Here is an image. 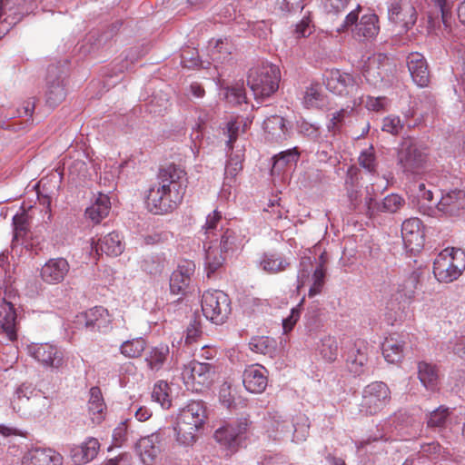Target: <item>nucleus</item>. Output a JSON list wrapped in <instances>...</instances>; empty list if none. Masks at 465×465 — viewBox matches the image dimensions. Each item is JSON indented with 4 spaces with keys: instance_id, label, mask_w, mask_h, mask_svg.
<instances>
[{
    "instance_id": "f257e3e1",
    "label": "nucleus",
    "mask_w": 465,
    "mask_h": 465,
    "mask_svg": "<svg viewBox=\"0 0 465 465\" xmlns=\"http://www.w3.org/2000/svg\"><path fill=\"white\" fill-rule=\"evenodd\" d=\"M158 183L150 188L147 205L155 214L173 211L183 198L187 188L186 173L175 164L161 168Z\"/></svg>"
},
{
    "instance_id": "f03ea898",
    "label": "nucleus",
    "mask_w": 465,
    "mask_h": 465,
    "mask_svg": "<svg viewBox=\"0 0 465 465\" xmlns=\"http://www.w3.org/2000/svg\"><path fill=\"white\" fill-rule=\"evenodd\" d=\"M280 80L279 67L272 64L262 63L249 70L247 84L252 91L255 99L263 100L278 91Z\"/></svg>"
},
{
    "instance_id": "7ed1b4c3",
    "label": "nucleus",
    "mask_w": 465,
    "mask_h": 465,
    "mask_svg": "<svg viewBox=\"0 0 465 465\" xmlns=\"http://www.w3.org/2000/svg\"><path fill=\"white\" fill-rule=\"evenodd\" d=\"M465 270V252L449 247L442 250L433 262V274L440 282L450 283L458 280Z\"/></svg>"
},
{
    "instance_id": "20e7f679",
    "label": "nucleus",
    "mask_w": 465,
    "mask_h": 465,
    "mask_svg": "<svg viewBox=\"0 0 465 465\" xmlns=\"http://www.w3.org/2000/svg\"><path fill=\"white\" fill-rule=\"evenodd\" d=\"M395 72L396 64L384 54L368 57L362 66V74L366 81L375 87L389 85Z\"/></svg>"
},
{
    "instance_id": "39448f33",
    "label": "nucleus",
    "mask_w": 465,
    "mask_h": 465,
    "mask_svg": "<svg viewBox=\"0 0 465 465\" xmlns=\"http://www.w3.org/2000/svg\"><path fill=\"white\" fill-rule=\"evenodd\" d=\"M427 148L421 143L407 139L402 142L398 153V163L406 173H420L427 163Z\"/></svg>"
},
{
    "instance_id": "423d86ee",
    "label": "nucleus",
    "mask_w": 465,
    "mask_h": 465,
    "mask_svg": "<svg viewBox=\"0 0 465 465\" xmlns=\"http://www.w3.org/2000/svg\"><path fill=\"white\" fill-rule=\"evenodd\" d=\"M201 305L205 318L215 324H223L231 313L230 298L220 290L204 292Z\"/></svg>"
},
{
    "instance_id": "0eeeda50",
    "label": "nucleus",
    "mask_w": 465,
    "mask_h": 465,
    "mask_svg": "<svg viewBox=\"0 0 465 465\" xmlns=\"http://www.w3.org/2000/svg\"><path fill=\"white\" fill-rule=\"evenodd\" d=\"M391 401V391L386 383L374 381L362 391L359 411L363 415H374L380 412Z\"/></svg>"
},
{
    "instance_id": "6e6552de",
    "label": "nucleus",
    "mask_w": 465,
    "mask_h": 465,
    "mask_svg": "<svg viewBox=\"0 0 465 465\" xmlns=\"http://www.w3.org/2000/svg\"><path fill=\"white\" fill-rule=\"evenodd\" d=\"M325 84L329 91L338 95H353L354 105L361 103L359 84L352 74L342 73L338 69H332L325 74Z\"/></svg>"
},
{
    "instance_id": "1a4fd4ad",
    "label": "nucleus",
    "mask_w": 465,
    "mask_h": 465,
    "mask_svg": "<svg viewBox=\"0 0 465 465\" xmlns=\"http://www.w3.org/2000/svg\"><path fill=\"white\" fill-rule=\"evenodd\" d=\"M360 10L361 6L358 5L356 10L349 13L345 17L341 29L339 28L338 31H345L350 26L355 25L353 34L356 38L359 40L372 38L379 32V26L377 25L378 16L374 14L364 15L361 16L360 22L357 23Z\"/></svg>"
},
{
    "instance_id": "9d476101",
    "label": "nucleus",
    "mask_w": 465,
    "mask_h": 465,
    "mask_svg": "<svg viewBox=\"0 0 465 465\" xmlns=\"http://www.w3.org/2000/svg\"><path fill=\"white\" fill-rule=\"evenodd\" d=\"M250 421L246 418L227 423L218 428L213 434L215 440L224 448L237 450L243 435L247 432Z\"/></svg>"
},
{
    "instance_id": "9b49d317",
    "label": "nucleus",
    "mask_w": 465,
    "mask_h": 465,
    "mask_svg": "<svg viewBox=\"0 0 465 465\" xmlns=\"http://www.w3.org/2000/svg\"><path fill=\"white\" fill-rule=\"evenodd\" d=\"M112 322V317L108 311L96 306L77 315V323L84 325L90 331L105 332L109 330Z\"/></svg>"
},
{
    "instance_id": "f8f14e48",
    "label": "nucleus",
    "mask_w": 465,
    "mask_h": 465,
    "mask_svg": "<svg viewBox=\"0 0 465 465\" xmlns=\"http://www.w3.org/2000/svg\"><path fill=\"white\" fill-rule=\"evenodd\" d=\"M389 19L404 30H409L417 20L415 7L407 1L392 0L388 8Z\"/></svg>"
},
{
    "instance_id": "ddd939ff",
    "label": "nucleus",
    "mask_w": 465,
    "mask_h": 465,
    "mask_svg": "<svg viewBox=\"0 0 465 465\" xmlns=\"http://www.w3.org/2000/svg\"><path fill=\"white\" fill-rule=\"evenodd\" d=\"M64 81L59 68L50 65L47 68L45 101L52 107L58 105L65 98Z\"/></svg>"
},
{
    "instance_id": "4468645a",
    "label": "nucleus",
    "mask_w": 465,
    "mask_h": 465,
    "mask_svg": "<svg viewBox=\"0 0 465 465\" xmlns=\"http://www.w3.org/2000/svg\"><path fill=\"white\" fill-rule=\"evenodd\" d=\"M195 272V264L192 261L182 262L170 277V292L173 295L186 294L192 277Z\"/></svg>"
},
{
    "instance_id": "2eb2a0df",
    "label": "nucleus",
    "mask_w": 465,
    "mask_h": 465,
    "mask_svg": "<svg viewBox=\"0 0 465 465\" xmlns=\"http://www.w3.org/2000/svg\"><path fill=\"white\" fill-rule=\"evenodd\" d=\"M28 353L46 367L59 368L63 364V352L49 343H36L28 347Z\"/></svg>"
},
{
    "instance_id": "dca6fc26",
    "label": "nucleus",
    "mask_w": 465,
    "mask_h": 465,
    "mask_svg": "<svg viewBox=\"0 0 465 465\" xmlns=\"http://www.w3.org/2000/svg\"><path fill=\"white\" fill-rule=\"evenodd\" d=\"M401 237L406 249L417 252L423 246L421 222L418 218L405 220L401 225Z\"/></svg>"
},
{
    "instance_id": "f3484780",
    "label": "nucleus",
    "mask_w": 465,
    "mask_h": 465,
    "mask_svg": "<svg viewBox=\"0 0 465 465\" xmlns=\"http://www.w3.org/2000/svg\"><path fill=\"white\" fill-rule=\"evenodd\" d=\"M242 383L247 391L252 393L262 392L268 383V371L260 364L248 366L242 373Z\"/></svg>"
},
{
    "instance_id": "a211bd4d",
    "label": "nucleus",
    "mask_w": 465,
    "mask_h": 465,
    "mask_svg": "<svg viewBox=\"0 0 465 465\" xmlns=\"http://www.w3.org/2000/svg\"><path fill=\"white\" fill-rule=\"evenodd\" d=\"M162 440V433L156 431L138 440L135 449L143 464L149 465L156 459L161 452Z\"/></svg>"
},
{
    "instance_id": "6ab92c4d",
    "label": "nucleus",
    "mask_w": 465,
    "mask_h": 465,
    "mask_svg": "<svg viewBox=\"0 0 465 465\" xmlns=\"http://www.w3.org/2000/svg\"><path fill=\"white\" fill-rule=\"evenodd\" d=\"M68 262L64 258L48 260L41 268V279L48 284H57L64 281L69 272Z\"/></svg>"
},
{
    "instance_id": "aec40b11",
    "label": "nucleus",
    "mask_w": 465,
    "mask_h": 465,
    "mask_svg": "<svg viewBox=\"0 0 465 465\" xmlns=\"http://www.w3.org/2000/svg\"><path fill=\"white\" fill-rule=\"evenodd\" d=\"M420 282V274L411 272L401 279L397 283L395 292L391 294L399 303H411L416 295V290Z\"/></svg>"
},
{
    "instance_id": "412c9836",
    "label": "nucleus",
    "mask_w": 465,
    "mask_h": 465,
    "mask_svg": "<svg viewBox=\"0 0 465 465\" xmlns=\"http://www.w3.org/2000/svg\"><path fill=\"white\" fill-rule=\"evenodd\" d=\"M407 65L413 82L420 87H425L430 83V72L424 56L418 53H411L407 56Z\"/></svg>"
},
{
    "instance_id": "4be33fe9",
    "label": "nucleus",
    "mask_w": 465,
    "mask_h": 465,
    "mask_svg": "<svg viewBox=\"0 0 465 465\" xmlns=\"http://www.w3.org/2000/svg\"><path fill=\"white\" fill-rule=\"evenodd\" d=\"M15 320L14 304L4 297L0 300V334L5 335L8 341L16 339Z\"/></svg>"
},
{
    "instance_id": "5701e85b",
    "label": "nucleus",
    "mask_w": 465,
    "mask_h": 465,
    "mask_svg": "<svg viewBox=\"0 0 465 465\" xmlns=\"http://www.w3.org/2000/svg\"><path fill=\"white\" fill-rule=\"evenodd\" d=\"M465 204V193L462 190H451L443 193L436 204V209L449 216L460 213Z\"/></svg>"
},
{
    "instance_id": "b1692460",
    "label": "nucleus",
    "mask_w": 465,
    "mask_h": 465,
    "mask_svg": "<svg viewBox=\"0 0 465 465\" xmlns=\"http://www.w3.org/2000/svg\"><path fill=\"white\" fill-rule=\"evenodd\" d=\"M190 373L194 390L202 391L212 384L215 371L211 363L193 361L190 363Z\"/></svg>"
},
{
    "instance_id": "393cba45",
    "label": "nucleus",
    "mask_w": 465,
    "mask_h": 465,
    "mask_svg": "<svg viewBox=\"0 0 465 465\" xmlns=\"http://www.w3.org/2000/svg\"><path fill=\"white\" fill-rule=\"evenodd\" d=\"M23 465H62L63 457L51 449H33L23 457Z\"/></svg>"
},
{
    "instance_id": "a878e982",
    "label": "nucleus",
    "mask_w": 465,
    "mask_h": 465,
    "mask_svg": "<svg viewBox=\"0 0 465 465\" xmlns=\"http://www.w3.org/2000/svg\"><path fill=\"white\" fill-rule=\"evenodd\" d=\"M406 338L402 335L392 334L382 342V354L389 363L401 362L406 349Z\"/></svg>"
},
{
    "instance_id": "bb28decb",
    "label": "nucleus",
    "mask_w": 465,
    "mask_h": 465,
    "mask_svg": "<svg viewBox=\"0 0 465 465\" xmlns=\"http://www.w3.org/2000/svg\"><path fill=\"white\" fill-rule=\"evenodd\" d=\"M100 449V443L95 438H88L83 443L71 449L70 457L75 465L85 464L94 460Z\"/></svg>"
},
{
    "instance_id": "cd10ccee",
    "label": "nucleus",
    "mask_w": 465,
    "mask_h": 465,
    "mask_svg": "<svg viewBox=\"0 0 465 465\" xmlns=\"http://www.w3.org/2000/svg\"><path fill=\"white\" fill-rule=\"evenodd\" d=\"M177 418L203 428L207 420L205 403L203 401H189L180 410Z\"/></svg>"
},
{
    "instance_id": "c85d7f7f",
    "label": "nucleus",
    "mask_w": 465,
    "mask_h": 465,
    "mask_svg": "<svg viewBox=\"0 0 465 465\" xmlns=\"http://www.w3.org/2000/svg\"><path fill=\"white\" fill-rule=\"evenodd\" d=\"M368 361V347L363 341L354 343L346 356V365L348 370L360 375L363 372L364 366Z\"/></svg>"
},
{
    "instance_id": "c756f323",
    "label": "nucleus",
    "mask_w": 465,
    "mask_h": 465,
    "mask_svg": "<svg viewBox=\"0 0 465 465\" xmlns=\"http://www.w3.org/2000/svg\"><path fill=\"white\" fill-rule=\"evenodd\" d=\"M265 138L273 143H280L287 139L288 129L285 125V119L279 115H272L263 123Z\"/></svg>"
},
{
    "instance_id": "7c9ffc66",
    "label": "nucleus",
    "mask_w": 465,
    "mask_h": 465,
    "mask_svg": "<svg viewBox=\"0 0 465 465\" xmlns=\"http://www.w3.org/2000/svg\"><path fill=\"white\" fill-rule=\"evenodd\" d=\"M92 250H94L97 254L101 252L107 255L117 256L123 252L124 245L120 234L112 232L103 239H99L97 242L93 240Z\"/></svg>"
},
{
    "instance_id": "2f4dec72",
    "label": "nucleus",
    "mask_w": 465,
    "mask_h": 465,
    "mask_svg": "<svg viewBox=\"0 0 465 465\" xmlns=\"http://www.w3.org/2000/svg\"><path fill=\"white\" fill-rule=\"evenodd\" d=\"M201 429L202 427H196L193 423L177 418L176 425L173 428L176 441L183 446H192L196 441L197 432Z\"/></svg>"
},
{
    "instance_id": "473e14b6",
    "label": "nucleus",
    "mask_w": 465,
    "mask_h": 465,
    "mask_svg": "<svg viewBox=\"0 0 465 465\" xmlns=\"http://www.w3.org/2000/svg\"><path fill=\"white\" fill-rule=\"evenodd\" d=\"M111 202L107 194L99 193L94 203L86 208L85 216L94 224L99 223L110 212Z\"/></svg>"
},
{
    "instance_id": "72a5a7b5",
    "label": "nucleus",
    "mask_w": 465,
    "mask_h": 465,
    "mask_svg": "<svg viewBox=\"0 0 465 465\" xmlns=\"http://www.w3.org/2000/svg\"><path fill=\"white\" fill-rule=\"evenodd\" d=\"M226 255L218 245H210L205 250L204 267L208 278H211L223 266Z\"/></svg>"
},
{
    "instance_id": "f704fd0d",
    "label": "nucleus",
    "mask_w": 465,
    "mask_h": 465,
    "mask_svg": "<svg viewBox=\"0 0 465 465\" xmlns=\"http://www.w3.org/2000/svg\"><path fill=\"white\" fill-rule=\"evenodd\" d=\"M290 262L277 253H264L260 261V267L268 273H279L290 266Z\"/></svg>"
},
{
    "instance_id": "c9c22d12",
    "label": "nucleus",
    "mask_w": 465,
    "mask_h": 465,
    "mask_svg": "<svg viewBox=\"0 0 465 465\" xmlns=\"http://www.w3.org/2000/svg\"><path fill=\"white\" fill-rule=\"evenodd\" d=\"M90 398L88 401V411L92 420L95 423H100L104 419V411L105 404L104 402L102 391L99 387H92L90 389Z\"/></svg>"
},
{
    "instance_id": "e433bc0d",
    "label": "nucleus",
    "mask_w": 465,
    "mask_h": 465,
    "mask_svg": "<svg viewBox=\"0 0 465 465\" xmlns=\"http://www.w3.org/2000/svg\"><path fill=\"white\" fill-rule=\"evenodd\" d=\"M170 358V349L168 345L161 344L153 348L145 358L147 365L153 371L161 370L164 363Z\"/></svg>"
},
{
    "instance_id": "4c0bfd02",
    "label": "nucleus",
    "mask_w": 465,
    "mask_h": 465,
    "mask_svg": "<svg viewBox=\"0 0 465 465\" xmlns=\"http://www.w3.org/2000/svg\"><path fill=\"white\" fill-rule=\"evenodd\" d=\"M405 126H408V128L414 126V124L410 123L408 114L404 115V119L391 114L383 118L381 130L392 135H398L401 134Z\"/></svg>"
},
{
    "instance_id": "58836bf2",
    "label": "nucleus",
    "mask_w": 465,
    "mask_h": 465,
    "mask_svg": "<svg viewBox=\"0 0 465 465\" xmlns=\"http://www.w3.org/2000/svg\"><path fill=\"white\" fill-rule=\"evenodd\" d=\"M249 346L252 351L267 355L271 358H272L276 352V341L267 336L252 338Z\"/></svg>"
},
{
    "instance_id": "ea45409f",
    "label": "nucleus",
    "mask_w": 465,
    "mask_h": 465,
    "mask_svg": "<svg viewBox=\"0 0 465 465\" xmlns=\"http://www.w3.org/2000/svg\"><path fill=\"white\" fill-rule=\"evenodd\" d=\"M35 390L31 388L30 386H26L23 384L21 387H19L11 401L13 409L23 415L26 405L30 402L31 397H34L35 393Z\"/></svg>"
},
{
    "instance_id": "a19ab883",
    "label": "nucleus",
    "mask_w": 465,
    "mask_h": 465,
    "mask_svg": "<svg viewBox=\"0 0 465 465\" xmlns=\"http://www.w3.org/2000/svg\"><path fill=\"white\" fill-rule=\"evenodd\" d=\"M416 197L418 198L420 209L423 210L424 213L432 215L434 213V207L436 204L433 202V193L431 190L427 189L425 183H420L417 185Z\"/></svg>"
},
{
    "instance_id": "79ce46f5",
    "label": "nucleus",
    "mask_w": 465,
    "mask_h": 465,
    "mask_svg": "<svg viewBox=\"0 0 465 465\" xmlns=\"http://www.w3.org/2000/svg\"><path fill=\"white\" fill-rule=\"evenodd\" d=\"M170 391V386L166 381H159L154 384L152 391L153 401L158 402L163 409L168 410L172 406Z\"/></svg>"
},
{
    "instance_id": "37998d69",
    "label": "nucleus",
    "mask_w": 465,
    "mask_h": 465,
    "mask_svg": "<svg viewBox=\"0 0 465 465\" xmlns=\"http://www.w3.org/2000/svg\"><path fill=\"white\" fill-rule=\"evenodd\" d=\"M418 375L420 382L427 388L433 390L436 386V381L438 379L437 371L435 366L425 362L420 361L418 364Z\"/></svg>"
},
{
    "instance_id": "c03bdc74",
    "label": "nucleus",
    "mask_w": 465,
    "mask_h": 465,
    "mask_svg": "<svg viewBox=\"0 0 465 465\" xmlns=\"http://www.w3.org/2000/svg\"><path fill=\"white\" fill-rule=\"evenodd\" d=\"M25 410L23 415L28 416H40L48 407L47 398L45 397L40 391H36L34 397H31L28 405L25 406Z\"/></svg>"
},
{
    "instance_id": "a18cd8bd",
    "label": "nucleus",
    "mask_w": 465,
    "mask_h": 465,
    "mask_svg": "<svg viewBox=\"0 0 465 465\" xmlns=\"http://www.w3.org/2000/svg\"><path fill=\"white\" fill-rule=\"evenodd\" d=\"M243 238L232 229H227L222 235L219 247L227 254L242 244Z\"/></svg>"
},
{
    "instance_id": "49530a36",
    "label": "nucleus",
    "mask_w": 465,
    "mask_h": 465,
    "mask_svg": "<svg viewBox=\"0 0 465 465\" xmlns=\"http://www.w3.org/2000/svg\"><path fill=\"white\" fill-rule=\"evenodd\" d=\"M146 348V341L143 338H136L122 343L120 351L128 358H137L142 355Z\"/></svg>"
},
{
    "instance_id": "de8ad7c7",
    "label": "nucleus",
    "mask_w": 465,
    "mask_h": 465,
    "mask_svg": "<svg viewBox=\"0 0 465 465\" xmlns=\"http://www.w3.org/2000/svg\"><path fill=\"white\" fill-rule=\"evenodd\" d=\"M357 180V170L350 168L347 173L345 183L347 185V195L351 203V209H356L360 203V192L358 188L354 187V182Z\"/></svg>"
},
{
    "instance_id": "09e8293b",
    "label": "nucleus",
    "mask_w": 465,
    "mask_h": 465,
    "mask_svg": "<svg viewBox=\"0 0 465 465\" xmlns=\"http://www.w3.org/2000/svg\"><path fill=\"white\" fill-rule=\"evenodd\" d=\"M321 355L328 361H334L339 352L337 340L332 336H326L322 340L319 347Z\"/></svg>"
},
{
    "instance_id": "8fccbe9b",
    "label": "nucleus",
    "mask_w": 465,
    "mask_h": 465,
    "mask_svg": "<svg viewBox=\"0 0 465 465\" xmlns=\"http://www.w3.org/2000/svg\"><path fill=\"white\" fill-rule=\"evenodd\" d=\"M300 153L297 148L289 149L282 152L273 157V169L282 171L288 165L296 163L299 159Z\"/></svg>"
},
{
    "instance_id": "3c124183",
    "label": "nucleus",
    "mask_w": 465,
    "mask_h": 465,
    "mask_svg": "<svg viewBox=\"0 0 465 465\" xmlns=\"http://www.w3.org/2000/svg\"><path fill=\"white\" fill-rule=\"evenodd\" d=\"M270 418L271 428L272 431L276 433L275 438L282 437L292 431L293 425L281 414L275 412L271 414Z\"/></svg>"
},
{
    "instance_id": "603ef678",
    "label": "nucleus",
    "mask_w": 465,
    "mask_h": 465,
    "mask_svg": "<svg viewBox=\"0 0 465 465\" xmlns=\"http://www.w3.org/2000/svg\"><path fill=\"white\" fill-rule=\"evenodd\" d=\"M232 53V46L227 40H217L215 45L211 50L212 59L223 64L229 59Z\"/></svg>"
},
{
    "instance_id": "864d4df0",
    "label": "nucleus",
    "mask_w": 465,
    "mask_h": 465,
    "mask_svg": "<svg viewBox=\"0 0 465 465\" xmlns=\"http://www.w3.org/2000/svg\"><path fill=\"white\" fill-rule=\"evenodd\" d=\"M242 160L243 155L241 153H234L231 154L226 166H225V179H231L236 177V175L242 171Z\"/></svg>"
},
{
    "instance_id": "5fc2aeb1",
    "label": "nucleus",
    "mask_w": 465,
    "mask_h": 465,
    "mask_svg": "<svg viewBox=\"0 0 465 465\" xmlns=\"http://www.w3.org/2000/svg\"><path fill=\"white\" fill-rule=\"evenodd\" d=\"M142 268L152 275L161 274L164 268V260L157 255L147 256L142 262Z\"/></svg>"
},
{
    "instance_id": "6e6d98bb",
    "label": "nucleus",
    "mask_w": 465,
    "mask_h": 465,
    "mask_svg": "<svg viewBox=\"0 0 465 465\" xmlns=\"http://www.w3.org/2000/svg\"><path fill=\"white\" fill-rule=\"evenodd\" d=\"M404 203V200L398 194L386 196L382 203L378 205V210L386 213H396Z\"/></svg>"
},
{
    "instance_id": "4d7b16f0",
    "label": "nucleus",
    "mask_w": 465,
    "mask_h": 465,
    "mask_svg": "<svg viewBox=\"0 0 465 465\" xmlns=\"http://www.w3.org/2000/svg\"><path fill=\"white\" fill-rule=\"evenodd\" d=\"M326 275V268H315L312 276V284L309 289V297L321 293Z\"/></svg>"
},
{
    "instance_id": "13d9d810",
    "label": "nucleus",
    "mask_w": 465,
    "mask_h": 465,
    "mask_svg": "<svg viewBox=\"0 0 465 465\" xmlns=\"http://www.w3.org/2000/svg\"><path fill=\"white\" fill-rule=\"evenodd\" d=\"M449 409L443 406L439 407L437 410L430 412L428 420L429 427H442L449 416Z\"/></svg>"
},
{
    "instance_id": "bf43d9fd",
    "label": "nucleus",
    "mask_w": 465,
    "mask_h": 465,
    "mask_svg": "<svg viewBox=\"0 0 465 465\" xmlns=\"http://www.w3.org/2000/svg\"><path fill=\"white\" fill-rule=\"evenodd\" d=\"M312 261L310 257H302L300 262V269L298 272V286L297 288L300 289L303 287L307 282V280L310 277V273L312 271Z\"/></svg>"
},
{
    "instance_id": "052dcab7",
    "label": "nucleus",
    "mask_w": 465,
    "mask_h": 465,
    "mask_svg": "<svg viewBox=\"0 0 465 465\" xmlns=\"http://www.w3.org/2000/svg\"><path fill=\"white\" fill-rule=\"evenodd\" d=\"M225 97L229 103L241 104L245 103V90L242 85H235L226 89Z\"/></svg>"
},
{
    "instance_id": "680f3d73",
    "label": "nucleus",
    "mask_w": 465,
    "mask_h": 465,
    "mask_svg": "<svg viewBox=\"0 0 465 465\" xmlns=\"http://www.w3.org/2000/svg\"><path fill=\"white\" fill-rule=\"evenodd\" d=\"M242 125V120L236 118L229 121L226 125V134L228 135L227 146L232 149V143L237 140L240 129Z\"/></svg>"
},
{
    "instance_id": "e2e57ef3",
    "label": "nucleus",
    "mask_w": 465,
    "mask_h": 465,
    "mask_svg": "<svg viewBox=\"0 0 465 465\" xmlns=\"http://www.w3.org/2000/svg\"><path fill=\"white\" fill-rule=\"evenodd\" d=\"M201 335V322L194 317L186 328L185 343L192 344L195 342Z\"/></svg>"
},
{
    "instance_id": "0e129e2a",
    "label": "nucleus",
    "mask_w": 465,
    "mask_h": 465,
    "mask_svg": "<svg viewBox=\"0 0 465 465\" xmlns=\"http://www.w3.org/2000/svg\"><path fill=\"white\" fill-rule=\"evenodd\" d=\"M388 100L385 96L371 97L368 96L365 106L368 110L381 112L386 109Z\"/></svg>"
},
{
    "instance_id": "69168bd1",
    "label": "nucleus",
    "mask_w": 465,
    "mask_h": 465,
    "mask_svg": "<svg viewBox=\"0 0 465 465\" xmlns=\"http://www.w3.org/2000/svg\"><path fill=\"white\" fill-rule=\"evenodd\" d=\"M348 3L349 0H324L323 6L328 14L337 15L346 8Z\"/></svg>"
},
{
    "instance_id": "338daca9",
    "label": "nucleus",
    "mask_w": 465,
    "mask_h": 465,
    "mask_svg": "<svg viewBox=\"0 0 465 465\" xmlns=\"http://www.w3.org/2000/svg\"><path fill=\"white\" fill-rule=\"evenodd\" d=\"M359 163L370 173L375 172V156L371 151H363L359 156Z\"/></svg>"
},
{
    "instance_id": "774afa93",
    "label": "nucleus",
    "mask_w": 465,
    "mask_h": 465,
    "mask_svg": "<svg viewBox=\"0 0 465 465\" xmlns=\"http://www.w3.org/2000/svg\"><path fill=\"white\" fill-rule=\"evenodd\" d=\"M221 219L222 214L217 211H213V213L207 216L204 230L208 239L210 238V235L214 234V230H216L217 225L220 223Z\"/></svg>"
}]
</instances>
